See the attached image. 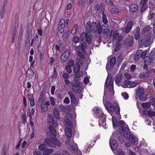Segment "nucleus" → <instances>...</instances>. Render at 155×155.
Masks as SVG:
<instances>
[{
  "instance_id": "f257e3e1",
  "label": "nucleus",
  "mask_w": 155,
  "mask_h": 155,
  "mask_svg": "<svg viewBox=\"0 0 155 155\" xmlns=\"http://www.w3.org/2000/svg\"><path fill=\"white\" fill-rule=\"evenodd\" d=\"M134 38L136 40L139 39V45L142 46L143 45L145 47L149 46L151 43V39L153 36V34L149 33L146 36L143 35L142 33H140V28L139 27H137L135 29Z\"/></svg>"
},
{
  "instance_id": "f03ea898",
  "label": "nucleus",
  "mask_w": 155,
  "mask_h": 155,
  "mask_svg": "<svg viewBox=\"0 0 155 155\" xmlns=\"http://www.w3.org/2000/svg\"><path fill=\"white\" fill-rule=\"evenodd\" d=\"M114 79L112 80L111 76L110 74H108L107 78L105 81V85L106 88L109 87L110 84V86L109 88V91L110 92V96L111 97L114 94L113 87Z\"/></svg>"
},
{
  "instance_id": "7ed1b4c3",
  "label": "nucleus",
  "mask_w": 155,
  "mask_h": 155,
  "mask_svg": "<svg viewBox=\"0 0 155 155\" xmlns=\"http://www.w3.org/2000/svg\"><path fill=\"white\" fill-rule=\"evenodd\" d=\"M92 32L95 33L97 32L98 35H100L102 33L101 26L100 23L97 21L92 22Z\"/></svg>"
},
{
  "instance_id": "20e7f679",
  "label": "nucleus",
  "mask_w": 155,
  "mask_h": 155,
  "mask_svg": "<svg viewBox=\"0 0 155 155\" xmlns=\"http://www.w3.org/2000/svg\"><path fill=\"white\" fill-rule=\"evenodd\" d=\"M87 47L86 45H83L81 43V45L77 47L78 50L77 55L81 58L84 59V57L85 55V51L84 48H86Z\"/></svg>"
},
{
  "instance_id": "39448f33",
  "label": "nucleus",
  "mask_w": 155,
  "mask_h": 155,
  "mask_svg": "<svg viewBox=\"0 0 155 155\" xmlns=\"http://www.w3.org/2000/svg\"><path fill=\"white\" fill-rule=\"evenodd\" d=\"M46 144L44 143L42 144H41L38 146L39 149L43 151V155H49L51 154L54 151L52 149H48L46 147Z\"/></svg>"
},
{
  "instance_id": "423d86ee",
  "label": "nucleus",
  "mask_w": 155,
  "mask_h": 155,
  "mask_svg": "<svg viewBox=\"0 0 155 155\" xmlns=\"http://www.w3.org/2000/svg\"><path fill=\"white\" fill-rule=\"evenodd\" d=\"M81 39L82 41L83 44L86 45L87 42L90 44L91 42V40L88 34L82 32L81 35Z\"/></svg>"
},
{
  "instance_id": "0eeeda50",
  "label": "nucleus",
  "mask_w": 155,
  "mask_h": 155,
  "mask_svg": "<svg viewBox=\"0 0 155 155\" xmlns=\"http://www.w3.org/2000/svg\"><path fill=\"white\" fill-rule=\"evenodd\" d=\"M48 120H49L48 122V125L49 124L52 125L55 127H58V124L57 122V121L54 120L53 116L51 114H48Z\"/></svg>"
},
{
  "instance_id": "6e6552de",
  "label": "nucleus",
  "mask_w": 155,
  "mask_h": 155,
  "mask_svg": "<svg viewBox=\"0 0 155 155\" xmlns=\"http://www.w3.org/2000/svg\"><path fill=\"white\" fill-rule=\"evenodd\" d=\"M116 58L115 57H112L110 61V64L107 63L106 65V69L110 70L112 69V67L115 64Z\"/></svg>"
},
{
  "instance_id": "1a4fd4ad",
  "label": "nucleus",
  "mask_w": 155,
  "mask_h": 155,
  "mask_svg": "<svg viewBox=\"0 0 155 155\" xmlns=\"http://www.w3.org/2000/svg\"><path fill=\"white\" fill-rule=\"evenodd\" d=\"M72 85V90L74 92L76 93H80L81 92L82 89L80 85V83L78 82L77 84H74Z\"/></svg>"
},
{
  "instance_id": "9d476101",
  "label": "nucleus",
  "mask_w": 155,
  "mask_h": 155,
  "mask_svg": "<svg viewBox=\"0 0 155 155\" xmlns=\"http://www.w3.org/2000/svg\"><path fill=\"white\" fill-rule=\"evenodd\" d=\"M119 130L120 132L122 133L123 132V135L124 137L128 140V138L129 137L130 134V130L128 127H126L124 129L119 128Z\"/></svg>"
},
{
  "instance_id": "9b49d317",
  "label": "nucleus",
  "mask_w": 155,
  "mask_h": 155,
  "mask_svg": "<svg viewBox=\"0 0 155 155\" xmlns=\"http://www.w3.org/2000/svg\"><path fill=\"white\" fill-rule=\"evenodd\" d=\"M128 39L125 38L124 43L126 45V46L127 47H131L134 43V38L133 36H131L129 38V40L128 41Z\"/></svg>"
},
{
  "instance_id": "f8f14e48",
  "label": "nucleus",
  "mask_w": 155,
  "mask_h": 155,
  "mask_svg": "<svg viewBox=\"0 0 155 155\" xmlns=\"http://www.w3.org/2000/svg\"><path fill=\"white\" fill-rule=\"evenodd\" d=\"M128 140H129L132 144L135 145H137L138 144L137 139L136 137H134V135L133 134H130L129 135Z\"/></svg>"
},
{
  "instance_id": "ddd939ff",
  "label": "nucleus",
  "mask_w": 155,
  "mask_h": 155,
  "mask_svg": "<svg viewBox=\"0 0 155 155\" xmlns=\"http://www.w3.org/2000/svg\"><path fill=\"white\" fill-rule=\"evenodd\" d=\"M110 144L111 148L113 150H116L117 148V143L114 139H110Z\"/></svg>"
},
{
  "instance_id": "4468645a",
  "label": "nucleus",
  "mask_w": 155,
  "mask_h": 155,
  "mask_svg": "<svg viewBox=\"0 0 155 155\" xmlns=\"http://www.w3.org/2000/svg\"><path fill=\"white\" fill-rule=\"evenodd\" d=\"M59 110L57 106L55 107L53 110V114L54 117L58 120L60 118Z\"/></svg>"
},
{
  "instance_id": "2eb2a0df",
  "label": "nucleus",
  "mask_w": 155,
  "mask_h": 155,
  "mask_svg": "<svg viewBox=\"0 0 155 155\" xmlns=\"http://www.w3.org/2000/svg\"><path fill=\"white\" fill-rule=\"evenodd\" d=\"M104 105L107 110L111 112L113 111L114 106L110 102L106 101Z\"/></svg>"
},
{
  "instance_id": "dca6fc26",
  "label": "nucleus",
  "mask_w": 155,
  "mask_h": 155,
  "mask_svg": "<svg viewBox=\"0 0 155 155\" xmlns=\"http://www.w3.org/2000/svg\"><path fill=\"white\" fill-rule=\"evenodd\" d=\"M45 142L48 146L53 148L55 147V144H54V141L50 138V139L49 138H46L45 139Z\"/></svg>"
},
{
  "instance_id": "f3484780",
  "label": "nucleus",
  "mask_w": 155,
  "mask_h": 155,
  "mask_svg": "<svg viewBox=\"0 0 155 155\" xmlns=\"http://www.w3.org/2000/svg\"><path fill=\"white\" fill-rule=\"evenodd\" d=\"M130 12L132 13L136 12L137 10L138 6L135 4H133L129 6Z\"/></svg>"
},
{
  "instance_id": "a211bd4d",
  "label": "nucleus",
  "mask_w": 155,
  "mask_h": 155,
  "mask_svg": "<svg viewBox=\"0 0 155 155\" xmlns=\"http://www.w3.org/2000/svg\"><path fill=\"white\" fill-rule=\"evenodd\" d=\"M143 113L150 117L155 116V111H152V109H151L146 111H144Z\"/></svg>"
},
{
  "instance_id": "6ab92c4d",
  "label": "nucleus",
  "mask_w": 155,
  "mask_h": 155,
  "mask_svg": "<svg viewBox=\"0 0 155 155\" xmlns=\"http://www.w3.org/2000/svg\"><path fill=\"white\" fill-rule=\"evenodd\" d=\"M143 52V50H138L136 54L134 55V59L135 61L138 60L140 58V54Z\"/></svg>"
},
{
  "instance_id": "aec40b11",
  "label": "nucleus",
  "mask_w": 155,
  "mask_h": 155,
  "mask_svg": "<svg viewBox=\"0 0 155 155\" xmlns=\"http://www.w3.org/2000/svg\"><path fill=\"white\" fill-rule=\"evenodd\" d=\"M110 32V27L107 26L106 28L103 30L102 32L104 36H107L105 38H107L109 36L108 35Z\"/></svg>"
},
{
  "instance_id": "412c9836",
  "label": "nucleus",
  "mask_w": 155,
  "mask_h": 155,
  "mask_svg": "<svg viewBox=\"0 0 155 155\" xmlns=\"http://www.w3.org/2000/svg\"><path fill=\"white\" fill-rule=\"evenodd\" d=\"M65 132L67 137L70 138L72 136V131L71 128H66Z\"/></svg>"
},
{
  "instance_id": "4be33fe9",
  "label": "nucleus",
  "mask_w": 155,
  "mask_h": 155,
  "mask_svg": "<svg viewBox=\"0 0 155 155\" xmlns=\"http://www.w3.org/2000/svg\"><path fill=\"white\" fill-rule=\"evenodd\" d=\"M123 76V74L121 73H119L116 77L115 81L116 84H119L120 83L122 80V77Z\"/></svg>"
},
{
  "instance_id": "5701e85b",
  "label": "nucleus",
  "mask_w": 155,
  "mask_h": 155,
  "mask_svg": "<svg viewBox=\"0 0 155 155\" xmlns=\"http://www.w3.org/2000/svg\"><path fill=\"white\" fill-rule=\"evenodd\" d=\"M50 138L52 140H53L54 142V144H55V147L56 145L58 146H60L61 145V143L59 140L57 139L56 137L55 136H52L50 137Z\"/></svg>"
},
{
  "instance_id": "b1692460",
  "label": "nucleus",
  "mask_w": 155,
  "mask_h": 155,
  "mask_svg": "<svg viewBox=\"0 0 155 155\" xmlns=\"http://www.w3.org/2000/svg\"><path fill=\"white\" fill-rule=\"evenodd\" d=\"M49 130L51 132V134L52 135V136H55L56 135V130L54 129V127L53 125L49 124Z\"/></svg>"
},
{
  "instance_id": "393cba45",
  "label": "nucleus",
  "mask_w": 155,
  "mask_h": 155,
  "mask_svg": "<svg viewBox=\"0 0 155 155\" xmlns=\"http://www.w3.org/2000/svg\"><path fill=\"white\" fill-rule=\"evenodd\" d=\"M136 95L138 97L144 94V90L143 88H140L137 90Z\"/></svg>"
},
{
  "instance_id": "a878e982",
  "label": "nucleus",
  "mask_w": 155,
  "mask_h": 155,
  "mask_svg": "<svg viewBox=\"0 0 155 155\" xmlns=\"http://www.w3.org/2000/svg\"><path fill=\"white\" fill-rule=\"evenodd\" d=\"M139 77L141 79H147L149 77V73L146 72L145 73H141L139 75Z\"/></svg>"
},
{
  "instance_id": "bb28decb",
  "label": "nucleus",
  "mask_w": 155,
  "mask_h": 155,
  "mask_svg": "<svg viewBox=\"0 0 155 155\" xmlns=\"http://www.w3.org/2000/svg\"><path fill=\"white\" fill-rule=\"evenodd\" d=\"M64 123L65 125L68 127H71L73 126L72 122L71 121L69 118H65Z\"/></svg>"
},
{
  "instance_id": "cd10ccee",
  "label": "nucleus",
  "mask_w": 155,
  "mask_h": 155,
  "mask_svg": "<svg viewBox=\"0 0 155 155\" xmlns=\"http://www.w3.org/2000/svg\"><path fill=\"white\" fill-rule=\"evenodd\" d=\"M26 73L28 74V77L29 78H31L34 75L33 71L31 69H28Z\"/></svg>"
},
{
  "instance_id": "c85d7f7f",
  "label": "nucleus",
  "mask_w": 155,
  "mask_h": 155,
  "mask_svg": "<svg viewBox=\"0 0 155 155\" xmlns=\"http://www.w3.org/2000/svg\"><path fill=\"white\" fill-rule=\"evenodd\" d=\"M123 36L122 35H120L118 38L115 44L116 46H117V47H119L121 45V44L120 43L121 39L123 38Z\"/></svg>"
},
{
  "instance_id": "c756f323",
  "label": "nucleus",
  "mask_w": 155,
  "mask_h": 155,
  "mask_svg": "<svg viewBox=\"0 0 155 155\" xmlns=\"http://www.w3.org/2000/svg\"><path fill=\"white\" fill-rule=\"evenodd\" d=\"M114 110L117 114H120V109L118 104H117L114 107Z\"/></svg>"
},
{
  "instance_id": "7c9ffc66",
  "label": "nucleus",
  "mask_w": 155,
  "mask_h": 155,
  "mask_svg": "<svg viewBox=\"0 0 155 155\" xmlns=\"http://www.w3.org/2000/svg\"><path fill=\"white\" fill-rule=\"evenodd\" d=\"M69 57V54L66 55H64V54H62L61 56V60L63 62H64Z\"/></svg>"
},
{
  "instance_id": "2f4dec72",
  "label": "nucleus",
  "mask_w": 155,
  "mask_h": 155,
  "mask_svg": "<svg viewBox=\"0 0 155 155\" xmlns=\"http://www.w3.org/2000/svg\"><path fill=\"white\" fill-rule=\"evenodd\" d=\"M147 95H145L144 94L140 96L139 97V100L142 101H146L147 98Z\"/></svg>"
},
{
  "instance_id": "473e14b6",
  "label": "nucleus",
  "mask_w": 155,
  "mask_h": 155,
  "mask_svg": "<svg viewBox=\"0 0 155 155\" xmlns=\"http://www.w3.org/2000/svg\"><path fill=\"white\" fill-rule=\"evenodd\" d=\"M112 121L114 128L117 127L118 123L116 118L115 117H112Z\"/></svg>"
},
{
  "instance_id": "72a5a7b5",
  "label": "nucleus",
  "mask_w": 155,
  "mask_h": 155,
  "mask_svg": "<svg viewBox=\"0 0 155 155\" xmlns=\"http://www.w3.org/2000/svg\"><path fill=\"white\" fill-rule=\"evenodd\" d=\"M80 66L79 64L78 63L77 65H76L74 67L73 69V71L75 73H78L80 71Z\"/></svg>"
},
{
  "instance_id": "f704fd0d",
  "label": "nucleus",
  "mask_w": 155,
  "mask_h": 155,
  "mask_svg": "<svg viewBox=\"0 0 155 155\" xmlns=\"http://www.w3.org/2000/svg\"><path fill=\"white\" fill-rule=\"evenodd\" d=\"M141 106L144 108L147 109L150 108V103L146 102L145 103H142Z\"/></svg>"
},
{
  "instance_id": "c9c22d12",
  "label": "nucleus",
  "mask_w": 155,
  "mask_h": 155,
  "mask_svg": "<svg viewBox=\"0 0 155 155\" xmlns=\"http://www.w3.org/2000/svg\"><path fill=\"white\" fill-rule=\"evenodd\" d=\"M151 28H152L150 25L145 26L142 31V34L143 35V33H145L149 31L150 30V29Z\"/></svg>"
},
{
  "instance_id": "e433bc0d",
  "label": "nucleus",
  "mask_w": 155,
  "mask_h": 155,
  "mask_svg": "<svg viewBox=\"0 0 155 155\" xmlns=\"http://www.w3.org/2000/svg\"><path fill=\"white\" fill-rule=\"evenodd\" d=\"M65 21L63 19H61L60 20L58 25V28H60L61 27L63 26L65 27Z\"/></svg>"
},
{
  "instance_id": "4c0bfd02",
  "label": "nucleus",
  "mask_w": 155,
  "mask_h": 155,
  "mask_svg": "<svg viewBox=\"0 0 155 155\" xmlns=\"http://www.w3.org/2000/svg\"><path fill=\"white\" fill-rule=\"evenodd\" d=\"M6 9L1 8L0 12V16L2 19L4 17Z\"/></svg>"
},
{
  "instance_id": "58836bf2",
  "label": "nucleus",
  "mask_w": 155,
  "mask_h": 155,
  "mask_svg": "<svg viewBox=\"0 0 155 155\" xmlns=\"http://www.w3.org/2000/svg\"><path fill=\"white\" fill-rule=\"evenodd\" d=\"M99 124L100 126H101L104 124L105 122V120L104 118H103L101 117H99Z\"/></svg>"
},
{
  "instance_id": "ea45409f",
  "label": "nucleus",
  "mask_w": 155,
  "mask_h": 155,
  "mask_svg": "<svg viewBox=\"0 0 155 155\" xmlns=\"http://www.w3.org/2000/svg\"><path fill=\"white\" fill-rule=\"evenodd\" d=\"M48 110V107L44 104L41 106V110L42 112L46 111Z\"/></svg>"
},
{
  "instance_id": "a19ab883",
  "label": "nucleus",
  "mask_w": 155,
  "mask_h": 155,
  "mask_svg": "<svg viewBox=\"0 0 155 155\" xmlns=\"http://www.w3.org/2000/svg\"><path fill=\"white\" fill-rule=\"evenodd\" d=\"M149 15L148 17V19L149 20H151L154 15H155V13L153 11H150L149 12Z\"/></svg>"
},
{
  "instance_id": "79ce46f5",
  "label": "nucleus",
  "mask_w": 155,
  "mask_h": 155,
  "mask_svg": "<svg viewBox=\"0 0 155 155\" xmlns=\"http://www.w3.org/2000/svg\"><path fill=\"white\" fill-rule=\"evenodd\" d=\"M102 21L105 24H106L108 22L107 16L105 14H103V15H102Z\"/></svg>"
},
{
  "instance_id": "37998d69",
  "label": "nucleus",
  "mask_w": 155,
  "mask_h": 155,
  "mask_svg": "<svg viewBox=\"0 0 155 155\" xmlns=\"http://www.w3.org/2000/svg\"><path fill=\"white\" fill-rule=\"evenodd\" d=\"M86 26L87 29H91V31H92V23H91L90 21H88L87 22Z\"/></svg>"
},
{
  "instance_id": "c03bdc74",
  "label": "nucleus",
  "mask_w": 155,
  "mask_h": 155,
  "mask_svg": "<svg viewBox=\"0 0 155 155\" xmlns=\"http://www.w3.org/2000/svg\"><path fill=\"white\" fill-rule=\"evenodd\" d=\"M7 146L5 145L4 144L2 149V155H6L7 151Z\"/></svg>"
},
{
  "instance_id": "a18cd8bd",
  "label": "nucleus",
  "mask_w": 155,
  "mask_h": 155,
  "mask_svg": "<svg viewBox=\"0 0 155 155\" xmlns=\"http://www.w3.org/2000/svg\"><path fill=\"white\" fill-rule=\"evenodd\" d=\"M130 81L125 80L124 82V85L122 86L124 88H126L127 86L130 85Z\"/></svg>"
},
{
  "instance_id": "49530a36",
  "label": "nucleus",
  "mask_w": 155,
  "mask_h": 155,
  "mask_svg": "<svg viewBox=\"0 0 155 155\" xmlns=\"http://www.w3.org/2000/svg\"><path fill=\"white\" fill-rule=\"evenodd\" d=\"M80 40V38L78 36H74L73 39V42L75 43H77L79 42Z\"/></svg>"
},
{
  "instance_id": "de8ad7c7",
  "label": "nucleus",
  "mask_w": 155,
  "mask_h": 155,
  "mask_svg": "<svg viewBox=\"0 0 155 155\" xmlns=\"http://www.w3.org/2000/svg\"><path fill=\"white\" fill-rule=\"evenodd\" d=\"M30 38H26V41L25 42V47L27 49H29L30 48L29 46V44L30 43Z\"/></svg>"
},
{
  "instance_id": "09e8293b",
  "label": "nucleus",
  "mask_w": 155,
  "mask_h": 155,
  "mask_svg": "<svg viewBox=\"0 0 155 155\" xmlns=\"http://www.w3.org/2000/svg\"><path fill=\"white\" fill-rule=\"evenodd\" d=\"M110 12L113 14H116L119 12V9L116 8H113L110 10Z\"/></svg>"
},
{
  "instance_id": "8fccbe9b",
  "label": "nucleus",
  "mask_w": 155,
  "mask_h": 155,
  "mask_svg": "<svg viewBox=\"0 0 155 155\" xmlns=\"http://www.w3.org/2000/svg\"><path fill=\"white\" fill-rule=\"evenodd\" d=\"M124 122L123 120H121L118 123L117 125L120 127L121 128L120 129H124Z\"/></svg>"
},
{
  "instance_id": "3c124183",
  "label": "nucleus",
  "mask_w": 155,
  "mask_h": 155,
  "mask_svg": "<svg viewBox=\"0 0 155 155\" xmlns=\"http://www.w3.org/2000/svg\"><path fill=\"white\" fill-rule=\"evenodd\" d=\"M83 74V72L82 71L78 72V73H75L74 74V75L76 77H81Z\"/></svg>"
},
{
  "instance_id": "603ef678",
  "label": "nucleus",
  "mask_w": 155,
  "mask_h": 155,
  "mask_svg": "<svg viewBox=\"0 0 155 155\" xmlns=\"http://www.w3.org/2000/svg\"><path fill=\"white\" fill-rule=\"evenodd\" d=\"M69 34V31H67L66 32H65L63 36H62V38L63 39H65L66 40L67 39L68 37V35Z\"/></svg>"
},
{
  "instance_id": "864d4df0",
  "label": "nucleus",
  "mask_w": 155,
  "mask_h": 155,
  "mask_svg": "<svg viewBox=\"0 0 155 155\" xmlns=\"http://www.w3.org/2000/svg\"><path fill=\"white\" fill-rule=\"evenodd\" d=\"M74 61L73 60H68L67 62V64L69 65V66L71 67H72L74 65Z\"/></svg>"
},
{
  "instance_id": "5fc2aeb1",
  "label": "nucleus",
  "mask_w": 155,
  "mask_h": 155,
  "mask_svg": "<svg viewBox=\"0 0 155 155\" xmlns=\"http://www.w3.org/2000/svg\"><path fill=\"white\" fill-rule=\"evenodd\" d=\"M121 94L125 99L127 100L128 99V94L126 92L122 93Z\"/></svg>"
},
{
  "instance_id": "6e6d98bb",
  "label": "nucleus",
  "mask_w": 155,
  "mask_h": 155,
  "mask_svg": "<svg viewBox=\"0 0 155 155\" xmlns=\"http://www.w3.org/2000/svg\"><path fill=\"white\" fill-rule=\"evenodd\" d=\"M114 135L115 136V138L116 139H118L120 141H121V138L120 137V135L118 134H117V133H113L112 134V137Z\"/></svg>"
},
{
  "instance_id": "4d7b16f0",
  "label": "nucleus",
  "mask_w": 155,
  "mask_h": 155,
  "mask_svg": "<svg viewBox=\"0 0 155 155\" xmlns=\"http://www.w3.org/2000/svg\"><path fill=\"white\" fill-rule=\"evenodd\" d=\"M73 79L74 81H72L71 82V85L74 84H76V83L77 84L78 83V82L80 83L79 81H78L77 77L75 76V77H73Z\"/></svg>"
},
{
  "instance_id": "13d9d810",
  "label": "nucleus",
  "mask_w": 155,
  "mask_h": 155,
  "mask_svg": "<svg viewBox=\"0 0 155 155\" xmlns=\"http://www.w3.org/2000/svg\"><path fill=\"white\" fill-rule=\"evenodd\" d=\"M151 60H154V59H152L151 58V57L150 56V57H147V56L146 57L144 58V60L145 62H147V61H148L150 62V61H151Z\"/></svg>"
},
{
  "instance_id": "bf43d9fd",
  "label": "nucleus",
  "mask_w": 155,
  "mask_h": 155,
  "mask_svg": "<svg viewBox=\"0 0 155 155\" xmlns=\"http://www.w3.org/2000/svg\"><path fill=\"white\" fill-rule=\"evenodd\" d=\"M151 104L154 107L155 106V98L153 97H150Z\"/></svg>"
},
{
  "instance_id": "052dcab7",
  "label": "nucleus",
  "mask_w": 155,
  "mask_h": 155,
  "mask_svg": "<svg viewBox=\"0 0 155 155\" xmlns=\"http://www.w3.org/2000/svg\"><path fill=\"white\" fill-rule=\"evenodd\" d=\"M148 7L147 5H144L142 6L141 8H140V12L142 13L143 12L147 9V8Z\"/></svg>"
},
{
  "instance_id": "680f3d73",
  "label": "nucleus",
  "mask_w": 155,
  "mask_h": 155,
  "mask_svg": "<svg viewBox=\"0 0 155 155\" xmlns=\"http://www.w3.org/2000/svg\"><path fill=\"white\" fill-rule=\"evenodd\" d=\"M77 25H74L71 31V33L72 34L74 35L75 34L77 31Z\"/></svg>"
},
{
  "instance_id": "e2e57ef3",
  "label": "nucleus",
  "mask_w": 155,
  "mask_h": 155,
  "mask_svg": "<svg viewBox=\"0 0 155 155\" xmlns=\"http://www.w3.org/2000/svg\"><path fill=\"white\" fill-rule=\"evenodd\" d=\"M117 155H125L124 153L120 149H118L117 151Z\"/></svg>"
},
{
  "instance_id": "0e129e2a",
  "label": "nucleus",
  "mask_w": 155,
  "mask_h": 155,
  "mask_svg": "<svg viewBox=\"0 0 155 155\" xmlns=\"http://www.w3.org/2000/svg\"><path fill=\"white\" fill-rule=\"evenodd\" d=\"M62 77L65 79H68L69 78V75L67 73H64L62 75Z\"/></svg>"
},
{
  "instance_id": "69168bd1",
  "label": "nucleus",
  "mask_w": 155,
  "mask_h": 155,
  "mask_svg": "<svg viewBox=\"0 0 155 155\" xmlns=\"http://www.w3.org/2000/svg\"><path fill=\"white\" fill-rule=\"evenodd\" d=\"M65 28V27L63 26H61L60 28H58V31L60 33L62 34L64 32Z\"/></svg>"
},
{
  "instance_id": "338daca9",
  "label": "nucleus",
  "mask_w": 155,
  "mask_h": 155,
  "mask_svg": "<svg viewBox=\"0 0 155 155\" xmlns=\"http://www.w3.org/2000/svg\"><path fill=\"white\" fill-rule=\"evenodd\" d=\"M76 60L77 62H78V63H80V64L82 66L83 64V61L82 60L81 58L78 57L77 58Z\"/></svg>"
},
{
  "instance_id": "774afa93",
  "label": "nucleus",
  "mask_w": 155,
  "mask_h": 155,
  "mask_svg": "<svg viewBox=\"0 0 155 155\" xmlns=\"http://www.w3.org/2000/svg\"><path fill=\"white\" fill-rule=\"evenodd\" d=\"M57 97L58 98L61 100L64 97V95L63 94L59 93L57 94Z\"/></svg>"
}]
</instances>
